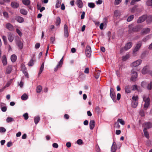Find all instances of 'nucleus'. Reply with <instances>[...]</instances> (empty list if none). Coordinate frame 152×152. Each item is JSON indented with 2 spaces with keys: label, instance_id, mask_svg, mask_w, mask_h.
<instances>
[{
  "label": "nucleus",
  "instance_id": "1",
  "mask_svg": "<svg viewBox=\"0 0 152 152\" xmlns=\"http://www.w3.org/2000/svg\"><path fill=\"white\" fill-rule=\"evenodd\" d=\"M129 28L128 32L131 33L133 32H137L139 31L142 28V26L138 25L132 27V25H130L129 26Z\"/></svg>",
  "mask_w": 152,
  "mask_h": 152
},
{
  "label": "nucleus",
  "instance_id": "2",
  "mask_svg": "<svg viewBox=\"0 0 152 152\" xmlns=\"http://www.w3.org/2000/svg\"><path fill=\"white\" fill-rule=\"evenodd\" d=\"M143 100L144 102H145L144 104V108L147 109L148 107L150 102L149 98L145 96H144L143 97Z\"/></svg>",
  "mask_w": 152,
  "mask_h": 152
},
{
  "label": "nucleus",
  "instance_id": "3",
  "mask_svg": "<svg viewBox=\"0 0 152 152\" xmlns=\"http://www.w3.org/2000/svg\"><path fill=\"white\" fill-rule=\"evenodd\" d=\"M132 43L131 42H129L126 44L124 48H121L120 51V53H121L124 50H127L130 49L132 46Z\"/></svg>",
  "mask_w": 152,
  "mask_h": 152
},
{
  "label": "nucleus",
  "instance_id": "4",
  "mask_svg": "<svg viewBox=\"0 0 152 152\" xmlns=\"http://www.w3.org/2000/svg\"><path fill=\"white\" fill-rule=\"evenodd\" d=\"M110 96L114 102H116V100L115 98V94L114 92L113 89L112 88H110Z\"/></svg>",
  "mask_w": 152,
  "mask_h": 152
},
{
  "label": "nucleus",
  "instance_id": "5",
  "mask_svg": "<svg viewBox=\"0 0 152 152\" xmlns=\"http://www.w3.org/2000/svg\"><path fill=\"white\" fill-rule=\"evenodd\" d=\"M91 48L90 46L87 45L86 48L85 53L86 56L88 57H90L91 55Z\"/></svg>",
  "mask_w": 152,
  "mask_h": 152
},
{
  "label": "nucleus",
  "instance_id": "6",
  "mask_svg": "<svg viewBox=\"0 0 152 152\" xmlns=\"http://www.w3.org/2000/svg\"><path fill=\"white\" fill-rule=\"evenodd\" d=\"M142 45V42L140 41L138 42L136 44L135 48L133 51V53H134L138 51L140 49Z\"/></svg>",
  "mask_w": 152,
  "mask_h": 152
},
{
  "label": "nucleus",
  "instance_id": "7",
  "mask_svg": "<svg viewBox=\"0 0 152 152\" xmlns=\"http://www.w3.org/2000/svg\"><path fill=\"white\" fill-rule=\"evenodd\" d=\"M147 18V16L146 15H143L138 18L137 20V22L138 23H141L144 21Z\"/></svg>",
  "mask_w": 152,
  "mask_h": 152
},
{
  "label": "nucleus",
  "instance_id": "8",
  "mask_svg": "<svg viewBox=\"0 0 152 152\" xmlns=\"http://www.w3.org/2000/svg\"><path fill=\"white\" fill-rule=\"evenodd\" d=\"M132 76L131 80L133 81H134L136 80V79L137 77V74L136 72H135L132 70Z\"/></svg>",
  "mask_w": 152,
  "mask_h": 152
},
{
  "label": "nucleus",
  "instance_id": "9",
  "mask_svg": "<svg viewBox=\"0 0 152 152\" xmlns=\"http://www.w3.org/2000/svg\"><path fill=\"white\" fill-rule=\"evenodd\" d=\"M142 62L141 60H138L137 61L133 62L131 64V66L132 67H135L139 65Z\"/></svg>",
  "mask_w": 152,
  "mask_h": 152
},
{
  "label": "nucleus",
  "instance_id": "10",
  "mask_svg": "<svg viewBox=\"0 0 152 152\" xmlns=\"http://www.w3.org/2000/svg\"><path fill=\"white\" fill-rule=\"evenodd\" d=\"M16 45L19 49H22L23 46V44L19 38H18L16 41Z\"/></svg>",
  "mask_w": 152,
  "mask_h": 152
},
{
  "label": "nucleus",
  "instance_id": "11",
  "mask_svg": "<svg viewBox=\"0 0 152 152\" xmlns=\"http://www.w3.org/2000/svg\"><path fill=\"white\" fill-rule=\"evenodd\" d=\"M64 31L65 37H67L69 36L68 28L66 24L64 25Z\"/></svg>",
  "mask_w": 152,
  "mask_h": 152
},
{
  "label": "nucleus",
  "instance_id": "12",
  "mask_svg": "<svg viewBox=\"0 0 152 152\" xmlns=\"http://www.w3.org/2000/svg\"><path fill=\"white\" fill-rule=\"evenodd\" d=\"M144 128V129H145L146 130L152 127V124H151L149 122L146 123H145Z\"/></svg>",
  "mask_w": 152,
  "mask_h": 152
},
{
  "label": "nucleus",
  "instance_id": "13",
  "mask_svg": "<svg viewBox=\"0 0 152 152\" xmlns=\"http://www.w3.org/2000/svg\"><path fill=\"white\" fill-rule=\"evenodd\" d=\"M6 28L10 31H12L13 30V27L12 25L10 23H7L6 25Z\"/></svg>",
  "mask_w": 152,
  "mask_h": 152
},
{
  "label": "nucleus",
  "instance_id": "14",
  "mask_svg": "<svg viewBox=\"0 0 152 152\" xmlns=\"http://www.w3.org/2000/svg\"><path fill=\"white\" fill-rule=\"evenodd\" d=\"M95 126V122L94 120L90 121L89 123L90 128L91 129H93Z\"/></svg>",
  "mask_w": 152,
  "mask_h": 152
},
{
  "label": "nucleus",
  "instance_id": "15",
  "mask_svg": "<svg viewBox=\"0 0 152 152\" xmlns=\"http://www.w3.org/2000/svg\"><path fill=\"white\" fill-rule=\"evenodd\" d=\"M150 31V29L149 28H143L141 31L142 33L143 34H148Z\"/></svg>",
  "mask_w": 152,
  "mask_h": 152
},
{
  "label": "nucleus",
  "instance_id": "16",
  "mask_svg": "<svg viewBox=\"0 0 152 152\" xmlns=\"http://www.w3.org/2000/svg\"><path fill=\"white\" fill-rule=\"evenodd\" d=\"M11 5L12 7L14 8H17L19 6L18 3L16 2H12L11 3Z\"/></svg>",
  "mask_w": 152,
  "mask_h": 152
},
{
  "label": "nucleus",
  "instance_id": "17",
  "mask_svg": "<svg viewBox=\"0 0 152 152\" xmlns=\"http://www.w3.org/2000/svg\"><path fill=\"white\" fill-rule=\"evenodd\" d=\"M8 39L9 41L10 42H12L14 40L13 35L12 34L9 33L8 35Z\"/></svg>",
  "mask_w": 152,
  "mask_h": 152
},
{
  "label": "nucleus",
  "instance_id": "18",
  "mask_svg": "<svg viewBox=\"0 0 152 152\" xmlns=\"http://www.w3.org/2000/svg\"><path fill=\"white\" fill-rule=\"evenodd\" d=\"M15 19L17 21L20 23H21L24 22V19L23 18L20 16H16Z\"/></svg>",
  "mask_w": 152,
  "mask_h": 152
},
{
  "label": "nucleus",
  "instance_id": "19",
  "mask_svg": "<svg viewBox=\"0 0 152 152\" xmlns=\"http://www.w3.org/2000/svg\"><path fill=\"white\" fill-rule=\"evenodd\" d=\"M117 149V146L115 145V142H113L111 148V151L112 152H115Z\"/></svg>",
  "mask_w": 152,
  "mask_h": 152
},
{
  "label": "nucleus",
  "instance_id": "20",
  "mask_svg": "<svg viewBox=\"0 0 152 152\" xmlns=\"http://www.w3.org/2000/svg\"><path fill=\"white\" fill-rule=\"evenodd\" d=\"M1 60L3 65L4 66L6 65L7 64V60L5 56H2Z\"/></svg>",
  "mask_w": 152,
  "mask_h": 152
},
{
  "label": "nucleus",
  "instance_id": "21",
  "mask_svg": "<svg viewBox=\"0 0 152 152\" xmlns=\"http://www.w3.org/2000/svg\"><path fill=\"white\" fill-rule=\"evenodd\" d=\"M125 91L126 93H129L131 92L130 87L129 85L126 86L125 87Z\"/></svg>",
  "mask_w": 152,
  "mask_h": 152
},
{
  "label": "nucleus",
  "instance_id": "22",
  "mask_svg": "<svg viewBox=\"0 0 152 152\" xmlns=\"http://www.w3.org/2000/svg\"><path fill=\"white\" fill-rule=\"evenodd\" d=\"M76 2L79 8H81L83 6V2L81 0H77Z\"/></svg>",
  "mask_w": 152,
  "mask_h": 152
},
{
  "label": "nucleus",
  "instance_id": "23",
  "mask_svg": "<svg viewBox=\"0 0 152 152\" xmlns=\"http://www.w3.org/2000/svg\"><path fill=\"white\" fill-rule=\"evenodd\" d=\"M138 101H132V107L135 108L137 106Z\"/></svg>",
  "mask_w": 152,
  "mask_h": 152
},
{
  "label": "nucleus",
  "instance_id": "24",
  "mask_svg": "<svg viewBox=\"0 0 152 152\" xmlns=\"http://www.w3.org/2000/svg\"><path fill=\"white\" fill-rule=\"evenodd\" d=\"M148 66H144L142 70V72L143 74H146L147 72Z\"/></svg>",
  "mask_w": 152,
  "mask_h": 152
},
{
  "label": "nucleus",
  "instance_id": "25",
  "mask_svg": "<svg viewBox=\"0 0 152 152\" xmlns=\"http://www.w3.org/2000/svg\"><path fill=\"white\" fill-rule=\"evenodd\" d=\"M121 14V12L120 11L118 10H115L114 12V16L117 17L118 16H120Z\"/></svg>",
  "mask_w": 152,
  "mask_h": 152
},
{
  "label": "nucleus",
  "instance_id": "26",
  "mask_svg": "<svg viewBox=\"0 0 152 152\" xmlns=\"http://www.w3.org/2000/svg\"><path fill=\"white\" fill-rule=\"evenodd\" d=\"M17 59L16 56L15 55H12L11 57V60L12 62H15Z\"/></svg>",
  "mask_w": 152,
  "mask_h": 152
},
{
  "label": "nucleus",
  "instance_id": "27",
  "mask_svg": "<svg viewBox=\"0 0 152 152\" xmlns=\"http://www.w3.org/2000/svg\"><path fill=\"white\" fill-rule=\"evenodd\" d=\"M44 63L43 62L40 67V70L39 71V72L38 73V75H39L43 71L44 68Z\"/></svg>",
  "mask_w": 152,
  "mask_h": 152
},
{
  "label": "nucleus",
  "instance_id": "28",
  "mask_svg": "<svg viewBox=\"0 0 152 152\" xmlns=\"http://www.w3.org/2000/svg\"><path fill=\"white\" fill-rule=\"evenodd\" d=\"M146 88L148 90H151L152 89V81H151L148 84Z\"/></svg>",
  "mask_w": 152,
  "mask_h": 152
},
{
  "label": "nucleus",
  "instance_id": "29",
  "mask_svg": "<svg viewBox=\"0 0 152 152\" xmlns=\"http://www.w3.org/2000/svg\"><path fill=\"white\" fill-rule=\"evenodd\" d=\"M40 120V118L39 116H37L35 117L34 118V121L35 124H37Z\"/></svg>",
  "mask_w": 152,
  "mask_h": 152
},
{
  "label": "nucleus",
  "instance_id": "30",
  "mask_svg": "<svg viewBox=\"0 0 152 152\" xmlns=\"http://www.w3.org/2000/svg\"><path fill=\"white\" fill-rule=\"evenodd\" d=\"M61 0H57L56 3V7L57 8L60 7L61 4Z\"/></svg>",
  "mask_w": 152,
  "mask_h": 152
},
{
  "label": "nucleus",
  "instance_id": "31",
  "mask_svg": "<svg viewBox=\"0 0 152 152\" xmlns=\"http://www.w3.org/2000/svg\"><path fill=\"white\" fill-rule=\"evenodd\" d=\"M12 70V68L11 66H8L7 68L6 72L7 74L10 73Z\"/></svg>",
  "mask_w": 152,
  "mask_h": 152
},
{
  "label": "nucleus",
  "instance_id": "32",
  "mask_svg": "<svg viewBox=\"0 0 152 152\" xmlns=\"http://www.w3.org/2000/svg\"><path fill=\"white\" fill-rule=\"evenodd\" d=\"M143 132L145 136L148 139L149 138V134L147 131V130H146L145 129H143Z\"/></svg>",
  "mask_w": 152,
  "mask_h": 152
},
{
  "label": "nucleus",
  "instance_id": "33",
  "mask_svg": "<svg viewBox=\"0 0 152 152\" xmlns=\"http://www.w3.org/2000/svg\"><path fill=\"white\" fill-rule=\"evenodd\" d=\"M20 13L24 15H26L27 14V11L25 9H21L20 10Z\"/></svg>",
  "mask_w": 152,
  "mask_h": 152
},
{
  "label": "nucleus",
  "instance_id": "34",
  "mask_svg": "<svg viewBox=\"0 0 152 152\" xmlns=\"http://www.w3.org/2000/svg\"><path fill=\"white\" fill-rule=\"evenodd\" d=\"M61 23V19L59 17H58L56 19V25L58 26L60 25Z\"/></svg>",
  "mask_w": 152,
  "mask_h": 152
},
{
  "label": "nucleus",
  "instance_id": "35",
  "mask_svg": "<svg viewBox=\"0 0 152 152\" xmlns=\"http://www.w3.org/2000/svg\"><path fill=\"white\" fill-rule=\"evenodd\" d=\"M146 21L148 23H149L152 21V16L151 15L147 17L146 18Z\"/></svg>",
  "mask_w": 152,
  "mask_h": 152
},
{
  "label": "nucleus",
  "instance_id": "36",
  "mask_svg": "<svg viewBox=\"0 0 152 152\" xmlns=\"http://www.w3.org/2000/svg\"><path fill=\"white\" fill-rule=\"evenodd\" d=\"M28 98V96L26 94H24L21 96V99L23 100H26Z\"/></svg>",
  "mask_w": 152,
  "mask_h": 152
},
{
  "label": "nucleus",
  "instance_id": "37",
  "mask_svg": "<svg viewBox=\"0 0 152 152\" xmlns=\"http://www.w3.org/2000/svg\"><path fill=\"white\" fill-rule=\"evenodd\" d=\"M22 2L23 4L26 5H28L30 4V1L29 0H23Z\"/></svg>",
  "mask_w": 152,
  "mask_h": 152
},
{
  "label": "nucleus",
  "instance_id": "38",
  "mask_svg": "<svg viewBox=\"0 0 152 152\" xmlns=\"http://www.w3.org/2000/svg\"><path fill=\"white\" fill-rule=\"evenodd\" d=\"M134 15H131L127 19L128 22H130L132 21L134 18Z\"/></svg>",
  "mask_w": 152,
  "mask_h": 152
},
{
  "label": "nucleus",
  "instance_id": "39",
  "mask_svg": "<svg viewBox=\"0 0 152 152\" xmlns=\"http://www.w3.org/2000/svg\"><path fill=\"white\" fill-rule=\"evenodd\" d=\"M129 58V55L127 54L125 56H123L122 57V59L123 61H125Z\"/></svg>",
  "mask_w": 152,
  "mask_h": 152
},
{
  "label": "nucleus",
  "instance_id": "40",
  "mask_svg": "<svg viewBox=\"0 0 152 152\" xmlns=\"http://www.w3.org/2000/svg\"><path fill=\"white\" fill-rule=\"evenodd\" d=\"M88 5L89 7L91 8H94L95 7V5L93 3H88Z\"/></svg>",
  "mask_w": 152,
  "mask_h": 152
},
{
  "label": "nucleus",
  "instance_id": "41",
  "mask_svg": "<svg viewBox=\"0 0 152 152\" xmlns=\"http://www.w3.org/2000/svg\"><path fill=\"white\" fill-rule=\"evenodd\" d=\"M63 57L60 60L59 63L57 66V67H58L59 66L61 67L62 66V64H63Z\"/></svg>",
  "mask_w": 152,
  "mask_h": 152
},
{
  "label": "nucleus",
  "instance_id": "42",
  "mask_svg": "<svg viewBox=\"0 0 152 152\" xmlns=\"http://www.w3.org/2000/svg\"><path fill=\"white\" fill-rule=\"evenodd\" d=\"M146 3L148 6H152V0H148Z\"/></svg>",
  "mask_w": 152,
  "mask_h": 152
},
{
  "label": "nucleus",
  "instance_id": "43",
  "mask_svg": "<svg viewBox=\"0 0 152 152\" xmlns=\"http://www.w3.org/2000/svg\"><path fill=\"white\" fill-rule=\"evenodd\" d=\"M42 90V87L40 86H38L37 88V93H40Z\"/></svg>",
  "mask_w": 152,
  "mask_h": 152
},
{
  "label": "nucleus",
  "instance_id": "44",
  "mask_svg": "<svg viewBox=\"0 0 152 152\" xmlns=\"http://www.w3.org/2000/svg\"><path fill=\"white\" fill-rule=\"evenodd\" d=\"M14 120L13 118L10 117L7 118L6 119V121L8 123Z\"/></svg>",
  "mask_w": 152,
  "mask_h": 152
},
{
  "label": "nucleus",
  "instance_id": "45",
  "mask_svg": "<svg viewBox=\"0 0 152 152\" xmlns=\"http://www.w3.org/2000/svg\"><path fill=\"white\" fill-rule=\"evenodd\" d=\"M34 61L33 59H31L28 63V65L30 66H32L34 64Z\"/></svg>",
  "mask_w": 152,
  "mask_h": 152
},
{
  "label": "nucleus",
  "instance_id": "46",
  "mask_svg": "<svg viewBox=\"0 0 152 152\" xmlns=\"http://www.w3.org/2000/svg\"><path fill=\"white\" fill-rule=\"evenodd\" d=\"M146 85L147 83L145 81H143L141 83V86L143 88L145 87L146 86Z\"/></svg>",
  "mask_w": 152,
  "mask_h": 152
},
{
  "label": "nucleus",
  "instance_id": "47",
  "mask_svg": "<svg viewBox=\"0 0 152 152\" xmlns=\"http://www.w3.org/2000/svg\"><path fill=\"white\" fill-rule=\"evenodd\" d=\"M118 121L121 124L123 125L124 124V121L122 120V119H118Z\"/></svg>",
  "mask_w": 152,
  "mask_h": 152
},
{
  "label": "nucleus",
  "instance_id": "48",
  "mask_svg": "<svg viewBox=\"0 0 152 152\" xmlns=\"http://www.w3.org/2000/svg\"><path fill=\"white\" fill-rule=\"evenodd\" d=\"M122 0H115L114 4L117 5L118 4L121 2Z\"/></svg>",
  "mask_w": 152,
  "mask_h": 152
},
{
  "label": "nucleus",
  "instance_id": "49",
  "mask_svg": "<svg viewBox=\"0 0 152 152\" xmlns=\"http://www.w3.org/2000/svg\"><path fill=\"white\" fill-rule=\"evenodd\" d=\"M23 116L24 117L25 119L27 120L28 118V116L27 113H26L24 114Z\"/></svg>",
  "mask_w": 152,
  "mask_h": 152
},
{
  "label": "nucleus",
  "instance_id": "50",
  "mask_svg": "<svg viewBox=\"0 0 152 152\" xmlns=\"http://www.w3.org/2000/svg\"><path fill=\"white\" fill-rule=\"evenodd\" d=\"M16 31L20 36H21L22 35V33L18 29H16Z\"/></svg>",
  "mask_w": 152,
  "mask_h": 152
},
{
  "label": "nucleus",
  "instance_id": "51",
  "mask_svg": "<svg viewBox=\"0 0 152 152\" xmlns=\"http://www.w3.org/2000/svg\"><path fill=\"white\" fill-rule=\"evenodd\" d=\"M6 131L5 129L3 127H1L0 130V132H5Z\"/></svg>",
  "mask_w": 152,
  "mask_h": 152
},
{
  "label": "nucleus",
  "instance_id": "52",
  "mask_svg": "<svg viewBox=\"0 0 152 152\" xmlns=\"http://www.w3.org/2000/svg\"><path fill=\"white\" fill-rule=\"evenodd\" d=\"M77 143L78 145H81L83 143V142L82 140L79 139L77 141Z\"/></svg>",
  "mask_w": 152,
  "mask_h": 152
},
{
  "label": "nucleus",
  "instance_id": "53",
  "mask_svg": "<svg viewBox=\"0 0 152 152\" xmlns=\"http://www.w3.org/2000/svg\"><path fill=\"white\" fill-rule=\"evenodd\" d=\"M95 110L98 113H99L100 112V108L99 107H96L95 108Z\"/></svg>",
  "mask_w": 152,
  "mask_h": 152
},
{
  "label": "nucleus",
  "instance_id": "54",
  "mask_svg": "<svg viewBox=\"0 0 152 152\" xmlns=\"http://www.w3.org/2000/svg\"><path fill=\"white\" fill-rule=\"evenodd\" d=\"M21 70L23 72H24V71L26 70V68L25 66L23 64H22L21 65Z\"/></svg>",
  "mask_w": 152,
  "mask_h": 152
},
{
  "label": "nucleus",
  "instance_id": "55",
  "mask_svg": "<svg viewBox=\"0 0 152 152\" xmlns=\"http://www.w3.org/2000/svg\"><path fill=\"white\" fill-rule=\"evenodd\" d=\"M3 14L4 17H5L6 18H8V13L6 12H4L3 13Z\"/></svg>",
  "mask_w": 152,
  "mask_h": 152
},
{
  "label": "nucleus",
  "instance_id": "56",
  "mask_svg": "<svg viewBox=\"0 0 152 152\" xmlns=\"http://www.w3.org/2000/svg\"><path fill=\"white\" fill-rule=\"evenodd\" d=\"M7 110V107L6 106H4L1 107V110L3 112H6Z\"/></svg>",
  "mask_w": 152,
  "mask_h": 152
},
{
  "label": "nucleus",
  "instance_id": "57",
  "mask_svg": "<svg viewBox=\"0 0 152 152\" xmlns=\"http://www.w3.org/2000/svg\"><path fill=\"white\" fill-rule=\"evenodd\" d=\"M40 47V44L39 43H37L35 45V48L36 49H38Z\"/></svg>",
  "mask_w": 152,
  "mask_h": 152
},
{
  "label": "nucleus",
  "instance_id": "58",
  "mask_svg": "<svg viewBox=\"0 0 152 152\" xmlns=\"http://www.w3.org/2000/svg\"><path fill=\"white\" fill-rule=\"evenodd\" d=\"M53 146L54 148H57L58 147V145L57 143H54L53 144Z\"/></svg>",
  "mask_w": 152,
  "mask_h": 152
},
{
  "label": "nucleus",
  "instance_id": "59",
  "mask_svg": "<svg viewBox=\"0 0 152 152\" xmlns=\"http://www.w3.org/2000/svg\"><path fill=\"white\" fill-rule=\"evenodd\" d=\"M96 2L97 4H100L102 3V1L101 0H98V1H96Z\"/></svg>",
  "mask_w": 152,
  "mask_h": 152
},
{
  "label": "nucleus",
  "instance_id": "60",
  "mask_svg": "<svg viewBox=\"0 0 152 152\" xmlns=\"http://www.w3.org/2000/svg\"><path fill=\"white\" fill-rule=\"evenodd\" d=\"M99 75H100V73H98L97 74L95 73L94 77L96 79H97L99 77Z\"/></svg>",
  "mask_w": 152,
  "mask_h": 152
},
{
  "label": "nucleus",
  "instance_id": "61",
  "mask_svg": "<svg viewBox=\"0 0 152 152\" xmlns=\"http://www.w3.org/2000/svg\"><path fill=\"white\" fill-rule=\"evenodd\" d=\"M140 114L141 116H143L144 115V112L142 110H141L140 111Z\"/></svg>",
  "mask_w": 152,
  "mask_h": 152
},
{
  "label": "nucleus",
  "instance_id": "62",
  "mask_svg": "<svg viewBox=\"0 0 152 152\" xmlns=\"http://www.w3.org/2000/svg\"><path fill=\"white\" fill-rule=\"evenodd\" d=\"M85 15V12H83L81 16V19H83L84 18Z\"/></svg>",
  "mask_w": 152,
  "mask_h": 152
},
{
  "label": "nucleus",
  "instance_id": "63",
  "mask_svg": "<svg viewBox=\"0 0 152 152\" xmlns=\"http://www.w3.org/2000/svg\"><path fill=\"white\" fill-rule=\"evenodd\" d=\"M132 90L134 91L136 90L137 89V86L136 85H133L132 86Z\"/></svg>",
  "mask_w": 152,
  "mask_h": 152
},
{
  "label": "nucleus",
  "instance_id": "64",
  "mask_svg": "<svg viewBox=\"0 0 152 152\" xmlns=\"http://www.w3.org/2000/svg\"><path fill=\"white\" fill-rule=\"evenodd\" d=\"M66 146L67 148H69L71 146V143L69 142H68L66 144Z\"/></svg>",
  "mask_w": 152,
  "mask_h": 152
}]
</instances>
